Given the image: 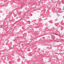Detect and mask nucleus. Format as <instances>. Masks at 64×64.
<instances>
[{
  "mask_svg": "<svg viewBox=\"0 0 64 64\" xmlns=\"http://www.w3.org/2000/svg\"><path fill=\"white\" fill-rule=\"evenodd\" d=\"M55 34L56 35H57V34Z\"/></svg>",
  "mask_w": 64,
  "mask_h": 64,
  "instance_id": "nucleus-1",
  "label": "nucleus"
},
{
  "mask_svg": "<svg viewBox=\"0 0 64 64\" xmlns=\"http://www.w3.org/2000/svg\"><path fill=\"white\" fill-rule=\"evenodd\" d=\"M22 46H24V45L23 44H22Z\"/></svg>",
  "mask_w": 64,
  "mask_h": 64,
  "instance_id": "nucleus-2",
  "label": "nucleus"
},
{
  "mask_svg": "<svg viewBox=\"0 0 64 64\" xmlns=\"http://www.w3.org/2000/svg\"><path fill=\"white\" fill-rule=\"evenodd\" d=\"M18 18V17H17L16 18Z\"/></svg>",
  "mask_w": 64,
  "mask_h": 64,
  "instance_id": "nucleus-3",
  "label": "nucleus"
},
{
  "mask_svg": "<svg viewBox=\"0 0 64 64\" xmlns=\"http://www.w3.org/2000/svg\"><path fill=\"white\" fill-rule=\"evenodd\" d=\"M58 33H59V32L58 31Z\"/></svg>",
  "mask_w": 64,
  "mask_h": 64,
  "instance_id": "nucleus-4",
  "label": "nucleus"
},
{
  "mask_svg": "<svg viewBox=\"0 0 64 64\" xmlns=\"http://www.w3.org/2000/svg\"><path fill=\"white\" fill-rule=\"evenodd\" d=\"M56 20H58V19H57V20H55L56 21Z\"/></svg>",
  "mask_w": 64,
  "mask_h": 64,
  "instance_id": "nucleus-5",
  "label": "nucleus"
},
{
  "mask_svg": "<svg viewBox=\"0 0 64 64\" xmlns=\"http://www.w3.org/2000/svg\"><path fill=\"white\" fill-rule=\"evenodd\" d=\"M63 17H64V16H63Z\"/></svg>",
  "mask_w": 64,
  "mask_h": 64,
  "instance_id": "nucleus-6",
  "label": "nucleus"
}]
</instances>
